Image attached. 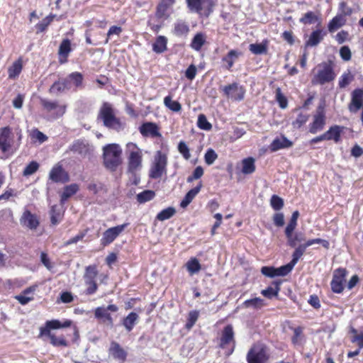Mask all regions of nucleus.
<instances>
[{
  "label": "nucleus",
  "instance_id": "bb28decb",
  "mask_svg": "<svg viewBox=\"0 0 363 363\" xmlns=\"http://www.w3.org/2000/svg\"><path fill=\"white\" fill-rule=\"evenodd\" d=\"M109 352L114 359L124 362L127 357L126 352L116 342H112L109 349Z\"/></svg>",
  "mask_w": 363,
  "mask_h": 363
},
{
  "label": "nucleus",
  "instance_id": "ea45409f",
  "mask_svg": "<svg viewBox=\"0 0 363 363\" xmlns=\"http://www.w3.org/2000/svg\"><path fill=\"white\" fill-rule=\"evenodd\" d=\"M23 62L22 58L19 57L13 64L9 68V77L10 79H14L19 75L22 70Z\"/></svg>",
  "mask_w": 363,
  "mask_h": 363
},
{
  "label": "nucleus",
  "instance_id": "de8ad7c7",
  "mask_svg": "<svg viewBox=\"0 0 363 363\" xmlns=\"http://www.w3.org/2000/svg\"><path fill=\"white\" fill-rule=\"evenodd\" d=\"M155 193L152 190H145L137 195V201L143 203L154 199Z\"/></svg>",
  "mask_w": 363,
  "mask_h": 363
},
{
  "label": "nucleus",
  "instance_id": "f704fd0d",
  "mask_svg": "<svg viewBox=\"0 0 363 363\" xmlns=\"http://www.w3.org/2000/svg\"><path fill=\"white\" fill-rule=\"evenodd\" d=\"M79 190V186L77 184H72L66 186L61 194L60 202L64 203L69 198L75 194Z\"/></svg>",
  "mask_w": 363,
  "mask_h": 363
},
{
  "label": "nucleus",
  "instance_id": "37998d69",
  "mask_svg": "<svg viewBox=\"0 0 363 363\" xmlns=\"http://www.w3.org/2000/svg\"><path fill=\"white\" fill-rule=\"evenodd\" d=\"M71 42L69 39H64L60 45L58 54L60 57L65 59L67 57L69 53L71 52Z\"/></svg>",
  "mask_w": 363,
  "mask_h": 363
},
{
  "label": "nucleus",
  "instance_id": "b1692460",
  "mask_svg": "<svg viewBox=\"0 0 363 363\" xmlns=\"http://www.w3.org/2000/svg\"><path fill=\"white\" fill-rule=\"evenodd\" d=\"M292 145L293 143L283 135L281 138H276L271 143L269 148L272 152H276L281 149L290 147Z\"/></svg>",
  "mask_w": 363,
  "mask_h": 363
},
{
  "label": "nucleus",
  "instance_id": "4be33fe9",
  "mask_svg": "<svg viewBox=\"0 0 363 363\" xmlns=\"http://www.w3.org/2000/svg\"><path fill=\"white\" fill-rule=\"evenodd\" d=\"M230 342H234L233 328L231 325L224 327L220 340V347L225 348Z\"/></svg>",
  "mask_w": 363,
  "mask_h": 363
},
{
  "label": "nucleus",
  "instance_id": "f3484780",
  "mask_svg": "<svg viewBox=\"0 0 363 363\" xmlns=\"http://www.w3.org/2000/svg\"><path fill=\"white\" fill-rule=\"evenodd\" d=\"M139 131L144 137H161L158 125L152 122H145L139 127Z\"/></svg>",
  "mask_w": 363,
  "mask_h": 363
},
{
  "label": "nucleus",
  "instance_id": "393cba45",
  "mask_svg": "<svg viewBox=\"0 0 363 363\" xmlns=\"http://www.w3.org/2000/svg\"><path fill=\"white\" fill-rule=\"evenodd\" d=\"M143 153L139 152L128 156V172L133 174L142 166Z\"/></svg>",
  "mask_w": 363,
  "mask_h": 363
},
{
  "label": "nucleus",
  "instance_id": "680f3d73",
  "mask_svg": "<svg viewBox=\"0 0 363 363\" xmlns=\"http://www.w3.org/2000/svg\"><path fill=\"white\" fill-rule=\"evenodd\" d=\"M276 100L278 102L279 107L281 108H286L288 105L287 99L281 93V90L280 88H277L276 89Z\"/></svg>",
  "mask_w": 363,
  "mask_h": 363
},
{
  "label": "nucleus",
  "instance_id": "4d7b16f0",
  "mask_svg": "<svg viewBox=\"0 0 363 363\" xmlns=\"http://www.w3.org/2000/svg\"><path fill=\"white\" fill-rule=\"evenodd\" d=\"M264 304V300L261 298H254L251 299L246 300L244 302V305L247 308H258L263 306Z\"/></svg>",
  "mask_w": 363,
  "mask_h": 363
},
{
  "label": "nucleus",
  "instance_id": "a211bd4d",
  "mask_svg": "<svg viewBox=\"0 0 363 363\" xmlns=\"http://www.w3.org/2000/svg\"><path fill=\"white\" fill-rule=\"evenodd\" d=\"M190 31L189 23L183 19H177L173 24L172 33L177 37L186 36Z\"/></svg>",
  "mask_w": 363,
  "mask_h": 363
},
{
  "label": "nucleus",
  "instance_id": "c9c22d12",
  "mask_svg": "<svg viewBox=\"0 0 363 363\" xmlns=\"http://www.w3.org/2000/svg\"><path fill=\"white\" fill-rule=\"evenodd\" d=\"M299 212L298 211L293 212L289 223L287 224L285 228V235L286 238H291V233L294 232L297 225V220ZM290 242H292L291 240H290Z\"/></svg>",
  "mask_w": 363,
  "mask_h": 363
},
{
  "label": "nucleus",
  "instance_id": "cd10ccee",
  "mask_svg": "<svg viewBox=\"0 0 363 363\" xmlns=\"http://www.w3.org/2000/svg\"><path fill=\"white\" fill-rule=\"evenodd\" d=\"M24 225L32 230H37L40 225L39 219L35 214H32L30 211H24Z\"/></svg>",
  "mask_w": 363,
  "mask_h": 363
},
{
  "label": "nucleus",
  "instance_id": "bf43d9fd",
  "mask_svg": "<svg viewBox=\"0 0 363 363\" xmlns=\"http://www.w3.org/2000/svg\"><path fill=\"white\" fill-rule=\"evenodd\" d=\"M270 204L275 211H279L284 206V200L277 195H273L270 199Z\"/></svg>",
  "mask_w": 363,
  "mask_h": 363
},
{
  "label": "nucleus",
  "instance_id": "6e6552de",
  "mask_svg": "<svg viewBox=\"0 0 363 363\" xmlns=\"http://www.w3.org/2000/svg\"><path fill=\"white\" fill-rule=\"evenodd\" d=\"M13 134L9 127L0 128V150L3 153L9 152L13 145Z\"/></svg>",
  "mask_w": 363,
  "mask_h": 363
},
{
  "label": "nucleus",
  "instance_id": "f257e3e1",
  "mask_svg": "<svg viewBox=\"0 0 363 363\" xmlns=\"http://www.w3.org/2000/svg\"><path fill=\"white\" fill-rule=\"evenodd\" d=\"M315 69V72L311 79L313 85H324L333 82L336 78L334 63L331 60L318 64Z\"/></svg>",
  "mask_w": 363,
  "mask_h": 363
},
{
  "label": "nucleus",
  "instance_id": "5fc2aeb1",
  "mask_svg": "<svg viewBox=\"0 0 363 363\" xmlns=\"http://www.w3.org/2000/svg\"><path fill=\"white\" fill-rule=\"evenodd\" d=\"M249 50L255 55H262L267 52L266 45L262 43L250 44Z\"/></svg>",
  "mask_w": 363,
  "mask_h": 363
},
{
  "label": "nucleus",
  "instance_id": "dca6fc26",
  "mask_svg": "<svg viewBox=\"0 0 363 363\" xmlns=\"http://www.w3.org/2000/svg\"><path fill=\"white\" fill-rule=\"evenodd\" d=\"M49 178L55 183H65L69 181V177L62 165H55L50 172Z\"/></svg>",
  "mask_w": 363,
  "mask_h": 363
},
{
  "label": "nucleus",
  "instance_id": "c85d7f7f",
  "mask_svg": "<svg viewBox=\"0 0 363 363\" xmlns=\"http://www.w3.org/2000/svg\"><path fill=\"white\" fill-rule=\"evenodd\" d=\"M202 187V184L200 182L194 188L190 189L184 196V199L180 203V206L183 208H186L189 205V203L192 201V200L196 197V196L199 193Z\"/></svg>",
  "mask_w": 363,
  "mask_h": 363
},
{
  "label": "nucleus",
  "instance_id": "4c0bfd02",
  "mask_svg": "<svg viewBox=\"0 0 363 363\" xmlns=\"http://www.w3.org/2000/svg\"><path fill=\"white\" fill-rule=\"evenodd\" d=\"M50 222L52 225H57L62 220L63 213L57 206H52L50 211Z\"/></svg>",
  "mask_w": 363,
  "mask_h": 363
},
{
  "label": "nucleus",
  "instance_id": "13d9d810",
  "mask_svg": "<svg viewBox=\"0 0 363 363\" xmlns=\"http://www.w3.org/2000/svg\"><path fill=\"white\" fill-rule=\"evenodd\" d=\"M309 115L307 113H300L296 119L292 122V125L295 128H300L308 120Z\"/></svg>",
  "mask_w": 363,
  "mask_h": 363
},
{
  "label": "nucleus",
  "instance_id": "f03ea898",
  "mask_svg": "<svg viewBox=\"0 0 363 363\" xmlns=\"http://www.w3.org/2000/svg\"><path fill=\"white\" fill-rule=\"evenodd\" d=\"M122 150L119 145L113 143L103 147L104 165L111 172H115L121 164Z\"/></svg>",
  "mask_w": 363,
  "mask_h": 363
},
{
  "label": "nucleus",
  "instance_id": "a878e982",
  "mask_svg": "<svg viewBox=\"0 0 363 363\" xmlns=\"http://www.w3.org/2000/svg\"><path fill=\"white\" fill-rule=\"evenodd\" d=\"M139 315L135 312H130L127 316L124 317L121 323L127 332H130L138 323Z\"/></svg>",
  "mask_w": 363,
  "mask_h": 363
},
{
  "label": "nucleus",
  "instance_id": "0e129e2a",
  "mask_svg": "<svg viewBox=\"0 0 363 363\" xmlns=\"http://www.w3.org/2000/svg\"><path fill=\"white\" fill-rule=\"evenodd\" d=\"M178 151L183 156L185 160H189L191 157L189 148L184 141H180L178 144Z\"/></svg>",
  "mask_w": 363,
  "mask_h": 363
},
{
  "label": "nucleus",
  "instance_id": "473e14b6",
  "mask_svg": "<svg viewBox=\"0 0 363 363\" xmlns=\"http://www.w3.org/2000/svg\"><path fill=\"white\" fill-rule=\"evenodd\" d=\"M281 281H275L272 283L267 289L262 291L261 294L268 298H272L277 296L280 291Z\"/></svg>",
  "mask_w": 363,
  "mask_h": 363
},
{
  "label": "nucleus",
  "instance_id": "c756f323",
  "mask_svg": "<svg viewBox=\"0 0 363 363\" xmlns=\"http://www.w3.org/2000/svg\"><path fill=\"white\" fill-rule=\"evenodd\" d=\"M345 18L342 14L336 15L333 17L328 25V31L334 33L345 24Z\"/></svg>",
  "mask_w": 363,
  "mask_h": 363
},
{
  "label": "nucleus",
  "instance_id": "aec40b11",
  "mask_svg": "<svg viewBox=\"0 0 363 363\" xmlns=\"http://www.w3.org/2000/svg\"><path fill=\"white\" fill-rule=\"evenodd\" d=\"M345 129L344 126L334 125H332L325 133L327 140H333L337 143L341 140V135Z\"/></svg>",
  "mask_w": 363,
  "mask_h": 363
},
{
  "label": "nucleus",
  "instance_id": "6e6d98bb",
  "mask_svg": "<svg viewBox=\"0 0 363 363\" xmlns=\"http://www.w3.org/2000/svg\"><path fill=\"white\" fill-rule=\"evenodd\" d=\"M199 316V312L198 311H191L188 315L187 320L186 323V328L188 329L191 328L198 320Z\"/></svg>",
  "mask_w": 363,
  "mask_h": 363
},
{
  "label": "nucleus",
  "instance_id": "39448f33",
  "mask_svg": "<svg viewBox=\"0 0 363 363\" xmlns=\"http://www.w3.org/2000/svg\"><path fill=\"white\" fill-rule=\"evenodd\" d=\"M97 274L98 271L96 266L89 265L86 267L85 273L84 274V284L87 286L84 292L86 295H93L96 292L98 285L95 279Z\"/></svg>",
  "mask_w": 363,
  "mask_h": 363
},
{
  "label": "nucleus",
  "instance_id": "2eb2a0df",
  "mask_svg": "<svg viewBox=\"0 0 363 363\" xmlns=\"http://www.w3.org/2000/svg\"><path fill=\"white\" fill-rule=\"evenodd\" d=\"M363 106V89H355L352 92L351 101L348 109L351 113H357Z\"/></svg>",
  "mask_w": 363,
  "mask_h": 363
},
{
  "label": "nucleus",
  "instance_id": "603ef678",
  "mask_svg": "<svg viewBox=\"0 0 363 363\" xmlns=\"http://www.w3.org/2000/svg\"><path fill=\"white\" fill-rule=\"evenodd\" d=\"M306 248L303 246V244L299 245L297 247H296L295 250L292 254V259L291 262L295 265L299 260V259L303 256L306 251Z\"/></svg>",
  "mask_w": 363,
  "mask_h": 363
},
{
  "label": "nucleus",
  "instance_id": "1a4fd4ad",
  "mask_svg": "<svg viewBox=\"0 0 363 363\" xmlns=\"http://www.w3.org/2000/svg\"><path fill=\"white\" fill-rule=\"evenodd\" d=\"M325 125V115L324 111V106L319 105L317 108L316 113L313 116V121L309 125V132L312 134H315L318 131L323 129Z\"/></svg>",
  "mask_w": 363,
  "mask_h": 363
},
{
  "label": "nucleus",
  "instance_id": "58836bf2",
  "mask_svg": "<svg viewBox=\"0 0 363 363\" xmlns=\"http://www.w3.org/2000/svg\"><path fill=\"white\" fill-rule=\"evenodd\" d=\"M186 268L190 275H194L199 272L201 269L199 261L196 257H191L186 263Z\"/></svg>",
  "mask_w": 363,
  "mask_h": 363
},
{
  "label": "nucleus",
  "instance_id": "774afa93",
  "mask_svg": "<svg viewBox=\"0 0 363 363\" xmlns=\"http://www.w3.org/2000/svg\"><path fill=\"white\" fill-rule=\"evenodd\" d=\"M39 168V164L35 161L30 162L24 168V176L31 175L35 173Z\"/></svg>",
  "mask_w": 363,
  "mask_h": 363
},
{
  "label": "nucleus",
  "instance_id": "6ab92c4d",
  "mask_svg": "<svg viewBox=\"0 0 363 363\" xmlns=\"http://www.w3.org/2000/svg\"><path fill=\"white\" fill-rule=\"evenodd\" d=\"M43 106L48 111H55L56 117L62 116L66 111V106L59 104L57 101L43 100Z\"/></svg>",
  "mask_w": 363,
  "mask_h": 363
},
{
  "label": "nucleus",
  "instance_id": "69168bd1",
  "mask_svg": "<svg viewBox=\"0 0 363 363\" xmlns=\"http://www.w3.org/2000/svg\"><path fill=\"white\" fill-rule=\"evenodd\" d=\"M314 244H321L325 248L328 249L329 247L330 243L326 240H323L320 238H315L308 240L306 242H305L303 246H305L306 248L314 245Z\"/></svg>",
  "mask_w": 363,
  "mask_h": 363
},
{
  "label": "nucleus",
  "instance_id": "79ce46f5",
  "mask_svg": "<svg viewBox=\"0 0 363 363\" xmlns=\"http://www.w3.org/2000/svg\"><path fill=\"white\" fill-rule=\"evenodd\" d=\"M44 336L48 337L50 340V343L55 347H67L68 342L65 339L64 336L57 337L54 334L45 335Z\"/></svg>",
  "mask_w": 363,
  "mask_h": 363
},
{
  "label": "nucleus",
  "instance_id": "4468645a",
  "mask_svg": "<svg viewBox=\"0 0 363 363\" xmlns=\"http://www.w3.org/2000/svg\"><path fill=\"white\" fill-rule=\"evenodd\" d=\"M267 360V356L265 350L259 346L251 348L247 354L248 363H265Z\"/></svg>",
  "mask_w": 363,
  "mask_h": 363
},
{
  "label": "nucleus",
  "instance_id": "e433bc0d",
  "mask_svg": "<svg viewBox=\"0 0 363 363\" xmlns=\"http://www.w3.org/2000/svg\"><path fill=\"white\" fill-rule=\"evenodd\" d=\"M206 43V36L203 33H197L193 38L191 43V48L196 50H201V48Z\"/></svg>",
  "mask_w": 363,
  "mask_h": 363
},
{
  "label": "nucleus",
  "instance_id": "c03bdc74",
  "mask_svg": "<svg viewBox=\"0 0 363 363\" xmlns=\"http://www.w3.org/2000/svg\"><path fill=\"white\" fill-rule=\"evenodd\" d=\"M164 104L166 107L174 112H179L182 109L180 103L177 101H173L170 96H167L164 97Z\"/></svg>",
  "mask_w": 363,
  "mask_h": 363
},
{
  "label": "nucleus",
  "instance_id": "a19ab883",
  "mask_svg": "<svg viewBox=\"0 0 363 363\" xmlns=\"http://www.w3.org/2000/svg\"><path fill=\"white\" fill-rule=\"evenodd\" d=\"M354 75L351 73L350 69L344 72L340 76L338 81V86L340 89H344L348 86L353 80Z\"/></svg>",
  "mask_w": 363,
  "mask_h": 363
},
{
  "label": "nucleus",
  "instance_id": "49530a36",
  "mask_svg": "<svg viewBox=\"0 0 363 363\" xmlns=\"http://www.w3.org/2000/svg\"><path fill=\"white\" fill-rule=\"evenodd\" d=\"M175 213L176 210L174 207H168L157 213L156 218L158 220L164 221L172 218L175 214Z\"/></svg>",
  "mask_w": 363,
  "mask_h": 363
},
{
  "label": "nucleus",
  "instance_id": "20e7f679",
  "mask_svg": "<svg viewBox=\"0 0 363 363\" xmlns=\"http://www.w3.org/2000/svg\"><path fill=\"white\" fill-rule=\"evenodd\" d=\"M167 155L160 150L156 152L151 164L149 177L152 179H159L167 171Z\"/></svg>",
  "mask_w": 363,
  "mask_h": 363
},
{
  "label": "nucleus",
  "instance_id": "ddd939ff",
  "mask_svg": "<svg viewBox=\"0 0 363 363\" xmlns=\"http://www.w3.org/2000/svg\"><path fill=\"white\" fill-rule=\"evenodd\" d=\"M69 151L82 157H85L93 151L92 147L84 140H76L69 146Z\"/></svg>",
  "mask_w": 363,
  "mask_h": 363
},
{
  "label": "nucleus",
  "instance_id": "a18cd8bd",
  "mask_svg": "<svg viewBox=\"0 0 363 363\" xmlns=\"http://www.w3.org/2000/svg\"><path fill=\"white\" fill-rule=\"evenodd\" d=\"M29 137L32 142H38L40 144L43 143L48 140V137L38 129H33L30 131Z\"/></svg>",
  "mask_w": 363,
  "mask_h": 363
},
{
  "label": "nucleus",
  "instance_id": "2f4dec72",
  "mask_svg": "<svg viewBox=\"0 0 363 363\" xmlns=\"http://www.w3.org/2000/svg\"><path fill=\"white\" fill-rule=\"evenodd\" d=\"M94 317L104 323L107 322L110 325L113 324V318L105 307H97L94 311Z\"/></svg>",
  "mask_w": 363,
  "mask_h": 363
},
{
  "label": "nucleus",
  "instance_id": "8fccbe9b",
  "mask_svg": "<svg viewBox=\"0 0 363 363\" xmlns=\"http://www.w3.org/2000/svg\"><path fill=\"white\" fill-rule=\"evenodd\" d=\"M72 86H74L75 88L81 87L83 82V75L78 72H74L69 74Z\"/></svg>",
  "mask_w": 363,
  "mask_h": 363
},
{
  "label": "nucleus",
  "instance_id": "864d4df0",
  "mask_svg": "<svg viewBox=\"0 0 363 363\" xmlns=\"http://www.w3.org/2000/svg\"><path fill=\"white\" fill-rule=\"evenodd\" d=\"M198 127L204 130H210L212 128L211 124L208 121L204 114H199L197 121Z\"/></svg>",
  "mask_w": 363,
  "mask_h": 363
},
{
  "label": "nucleus",
  "instance_id": "e2e57ef3",
  "mask_svg": "<svg viewBox=\"0 0 363 363\" xmlns=\"http://www.w3.org/2000/svg\"><path fill=\"white\" fill-rule=\"evenodd\" d=\"M238 57V52L235 50H231L228 55L223 58V60L228 64L227 68L230 69L234 64L233 58Z\"/></svg>",
  "mask_w": 363,
  "mask_h": 363
},
{
  "label": "nucleus",
  "instance_id": "5701e85b",
  "mask_svg": "<svg viewBox=\"0 0 363 363\" xmlns=\"http://www.w3.org/2000/svg\"><path fill=\"white\" fill-rule=\"evenodd\" d=\"M175 2V0H161L157 7L155 16L160 19H167L168 14L167 13L169 8H170Z\"/></svg>",
  "mask_w": 363,
  "mask_h": 363
},
{
  "label": "nucleus",
  "instance_id": "9d476101",
  "mask_svg": "<svg viewBox=\"0 0 363 363\" xmlns=\"http://www.w3.org/2000/svg\"><path fill=\"white\" fill-rule=\"evenodd\" d=\"M128 225L129 223H126L105 230L101 239V244L103 246H106L113 242Z\"/></svg>",
  "mask_w": 363,
  "mask_h": 363
},
{
  "label": "nucleus",
  "instance_id": "9b49d317",
  "mask_svg": "<svg viewBox=\"0 0 363 363\" xmlns=\"http://www.w3.org/2000/svg\"><path fill=\"white\" fill-rule=\"evenodd\" d=\"M188 9L191 12L199 13L206 9L207 16L213 11L214 4L212 0H186Z\"/></svg>",
  "mask_w": 363,
  "mask_h": 363
},
{
  "label": "nucleus",
  "instance_id": "3c124183",
  "mask_svg": "<svg viewBox=\"0 0 363 363\" xmlns=\"http://www.w3.org/2000/svg\"><path fill=\"white\" fill-rule=\"evenodd\" d=\"M295 264L291 261L288 264L283 265L279 268H275L276 276H286L287 275L294 267Z\"/></svg>",
  "mask_w": 363,
  "mask_h": 363
},
{
  "label": "nucleus",
  "instance_id": "f8f14e48",
  "mask_svg": "<svg viewBox=\"0 0 363 363\" xmlns=\"http://www.w3.org/2000/svg\"><path fill=\"white\" fill-rule=\"evenodd\" d=\"M71 325L72 321L70 320H65L64 321H60L57 319L47 320L45 323V326L40 327V336L44 337L45 335H50L52 334L51 330L68 328Z\"/></svg>",
  "mask_w": 363,
  "mask_h": 363
},
{
  "label": "nucleus",
  "instance_id": "72a5a7b5",
  "mask_svg": "<svg viewBox=\"0 0 363 363\" xmlns=\"http://www.w3.org/2000/svg\"><path fill=\"white\" fill-rule=\"evenodd\" d=\"M167 38L163 35L157 37L152 44V50L156 53H162L167 50Z\"/></svg>",
  "mask_w": 363,
  "mask_h": 363
},
{
  "label": "nucleus",
  "instance_id": "0eeeda50",
  "mask_svg": "<svg viewBox=\"0 0 363 363\" xmlns=\"http://www.w3.org/2000/svg\"><path fill=\"white\" fill-rule=\"evenodd\" d=\"M346 275L347 270L344 268H338L334 271L330 282L333 292L340 294L343 291Z\"/></svg>",
  "mask_w": 363,
  "mask_h": 363
},
{
  "label": "nucleus",
  "instance_id": "423d86ee",
  "mask_svg": "<svg viewBox=\"0 0 363 363\" xmlns=\"http://www.w3.org/2000/svg\"><path fill=\"white\" fill-rule=\"evenodd\" d=\"M223 95L233 101H240L244 99L245 89L237 82L224 86L221 88Z\"/></svg>",
  "mask_w": 363,
  "mask_h": 363
},
{
  "label": "nucleus",
  "instance_id": "09e8293b",
  "mask_svg": "<svg viewBox=\"0 0 363 363\" xmlns=\"http://www.w3.org/2000/svg\"><path fill=\"white\" fill-rule=\"evenodd\" d=\"M55 15H49L43 18L41 21L38 23L35 26L37 29V33H41L46 30L47 27L50 24V23L53 21Z\"/></svg>",
  "mask_w": 363,
  "mask_h": 363
},
{
  "label": "nucleus",
  "instance_id": "052dcab7",
  "mask_svg": "<svg viewBox=\"0 0 363 363\" xmlns=\"http://www.w3.org/2000/svg\"><path fill=\"white\" fill-rule=\"evenodd\" d=\"M217 158L218 155L213 149L209 148L206 150L204 155V160L208 165L213 164Z\"/></svg>",
  "mask_w": 363,
  "mask_h": 363
},
{
  "label": "nucleus",
  "instance_id": "7ed1b4c3",
  "mask_svg": "<svg viewBox=\"0 0 363 363\" xmlns=\"http://www.w3.org/2000/svg\"><path fill=\"white\" fill-rule=\"evenodd\" d=\"M98 119L103 121L105 127L119 131L122 129V124L120 120L115 116L111 104L104 102L100 108Z\"/></svg>",
  "mask_w": 363,
  "mask_h": 363
},
{
  "label": "nucleus",
  "instance_id": "412c9836",
  "mask_svg": "<svg viewBox=\"0 0 363 363\" xmlns=\"http://www.w3.org/2000/svg\"><path fill=\"white\" fill-rule=\"evenodd\" d=\"M326 35V32L323 31L322 29H316L313 30L308 39L305 43V47H315L318 45L323 39L324 36Z\"/></svg>",
  "mask_w": 363,
  "mask_h": 363
},
{
  "label": "nucleus",
  "instance_id": "7c9ffc66",
  "mask_svg": "<svg viewBox=\"0 0 363 363\" xmlns=\"http://www.w3.org/2000/svg\"><path fill=\"white\" fill-rule=\"evenodd\" d=\"M242 169L241 172L243 174H251L255 172L256 167H255V160L252 157H248L245 158L241 162Z\"/></svg>",
  "mask_w": 363,
  "mask_h": 363
},
{
  "label": "nucleus",
  "instance_id": "338daca9",
  "mask_svg": "<svg viewBox=\"0 0 363 363\" xmlns=\"http://www.w3.org/2000/svg\"><path fill=\"white\" fill-rule=\"evenodd\" d=\"M317 20V16L312 11H308L304 14V16L300 18V22L303 24H311Z\"/></svg>",
  "mask_w": 363,
  "mask_h": 363
}]
</instances>
